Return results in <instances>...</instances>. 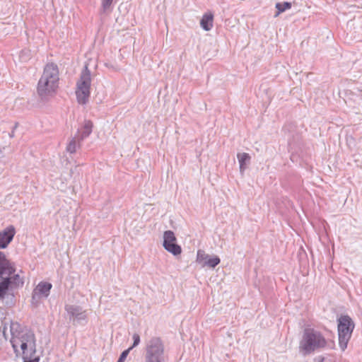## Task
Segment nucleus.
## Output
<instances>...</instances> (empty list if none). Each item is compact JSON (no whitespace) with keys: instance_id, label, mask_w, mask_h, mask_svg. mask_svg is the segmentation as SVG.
I'll list each match as a JSON object with an SVG mask.
<instances>
[{"instance_id":"9d476101","label":"nucleus","mask_w":362,"mask_h":362,"mask_svg":"<svg viewBox=\"0 0 362 362\" xmlns=\"http://www.w3.org/2000/svg\"><path fill=\"white\" fill-rule=\"evenodd\" d=\"M221 262L218 256L211 257L204 251L199 250L197 254V262L202 265V267H208L209 268L216 267Z\"/></svg>"},{"instance_id":"423d86ee","label":"nucleus","mask_w":362,"mask_h":362,"mask_svg":"<svg viewBox=\"0 0 362 362\" xmlns=\"http://www.w3.org/2000/svg\"><path fill=\"white\" fill-rule=\"evenodd\" d=\"M91 74L88 66L81 71L80 78L76 83V95L79 104L86 105L90 95Z\"/></svg>"},{"instance_id":"412c9836","label":"nucleus","mask_w":362,"mask_h":362,"mask_svg":"<svg viewBox=\"0 0 362 362\" xmlns=\"http://www.w3.org/2000/svg\"><path fill=\"white\" fill-rule=\"evenodd\" d=\"M101 1H102L101 6H102L103 12H105L107 9H109L113 2V0H101Z\"/></svg>"},{"instance_id":"a878e982","label":"nucleus","mask_w":362,"mask_h":362,"mask_svg":"<svg viewBox=\"0 0 362 362\" xmlns=\"http://www.w3.org/2000/svg\"><path fill=\"white\" fill-rule=\"evenodd\" d=\"M358 90H362L361 87H359Z\"/></svg>"},{"instance_id":"b1692460","label":"nucleus","mask_w":362,"mask_h":362,"mask_svg":"<svg viewBox=\"0 0 362 362\" xmlns=\"http://www.w3.org/2000/svg\"><path fill=\"white\" fill-rule=\"evenodd\" d=\"M17 125H18V124L16 123V124H15L14 127H13V129L12 132L10 134V136H11V137H13V136L14 129L17 127Z\"/></svg>"},{"instance_id":"dca6fc26","label":"nucleus","mask_w":362,"mask_h":362,"mask_svg":"<svg viewBox=\"0 0 362 362\" xmlns=\"http://www.w3.org/2000/svg\"><path fill=\"white\" fill-rule=\"evenodd\" d=\"M176 242L175 233L172 230H166L163 233V246L165 247L167 244H173Z\"/></svg>"},{"instance_id":"a211bd4d","label":"nucleus","mask_w":362,"mask_h":362,"mask_svg":"<svg viewBox=\"0 0 362 362\" xmlns=\"http://www.w3.org/2000/svg\"><path fill=\"white\" fill-rule=\"evenodd\" d=\"M77 136L72 138L66 146V151L69 153H74L76 151L77 147L80 146V144L76 143Z\"/></svg>"},{"instance_id":"aec40b11","label":"nucleus","mask_w":362,"mask_h":362,"mask_svg":"<svg viewBox=\"0 0 362 362\" xmlns=\"http://www.w3.org/2000/svg\"><path fill=\"white\" fill-rule=\"evenodd\" d=\"M132 338H133V340H134V342H133V344L132 346H130L128 349H129V351L134 349V347H136V346H138L140 343V336L139 334L137 333H134L132 336Z\"/></svg>"},{"instance_id":"4be33fe9","label":"nucleus","mask_w":362,"mask_h":362,"mask_svg":"<svg viewBox=\"0 0 362 362\" xmlns=\"http://www.w3.org/2000/svg\"><path fill=\"white\" fill-rule=\"evenodd\" d=\"M41 298L33 291L32 297H31V303L35 305H37L39 303V300Z\"/></svg>"},{"instance_id":"6e6552de","label":"nucleus","mask_w":362,"mask_h":362,"mask_svg":"<svg viewBox=\"0 0 362 362\" xmlns=\"http://www.w3.org/2000/svg\"><path fill=\"white\" fill-rule=\"evenodd\" d=\"M64 308L70 321H76L77 322L83 321L86 322V311L83 310L81 306L76 305H66Z\"/></svg>"},{"instance_id":"f8f14e48","label":"nucleus","mask_w":362,"mask_h":362,"mask_svg":"<svg viewBox=\"0 0 362 362\" xmlns=\"http://www.w3.org/2000/svg\"><path fill=\"white\" fill-rule=\"evenodd\" d=\"M93 124L90 120H85L83 126L78 129L77 136L78 142L80 143L88 137L93 132Z\"/></svg>"},{"instance_id":"f03ea898","label":"nucleus","mask_w":362,"mask_h":362,"mask_svg":"<svg viewBox=\"0 0 362 362\" xmlns=\"http://www.w3.org/2000/svg\"><path fill=\"white\" fill-rule=\"evenodd\" d=\"M59 72L57 65L52 62L47 64L37 86V93L40 99L48 100L53 97L59 88Z\"/></svg>"},{"instance_id":"1a4fd4ad","label":"nucleus","mask_w":362,"mask_h":362,"mask_svg":"<svg viewBox=\"0 0 362 362\" xmlns=\"http://www.w3.org/2000/svg\"><path fill=\"white\" fill-rule=\"evenodd\" d=\"M16 272L15 264L7 259L3 252H0V279L11 276Z\"/></svg>"},{"instance_id":"393cba45","label":"nucleus","mask_w":362,"mask_h":362,"mask_svg":"<svg viewBox=\"0 0 362 362\" xmlns=\"http://www.w3.org/2000/svg\"><path fill=\"white\" fill-rule=\"evenodd\" d=\"M317 362H324V359L323 358H320L317 360Z\"/></svg>"},{"instance_id":"9b49d317","label":"nucleus","mask_w":362,"mask_h":362,"mask_svg":"<svg viewBox=\"0 0 362 362\" xmlns=\"http://www.w3.org/2000/svg\"><path fill=\"white\" fill-rule=\"evenodd\" d=\"M16 234V229L13 225H10L0 231V249H5L13 240Z\"/></svg>"},{"instance_id":"0eeeda50","label":"nucleus","mask_w":362,"mask_h":362,"mask_svg":"<svg viewBox=\"0 0 362 362\" xmlns=\"http://www.w3.org/2000/svg\"><path fill=\"white\" fill-rule=\"evenodd\" d=\"M24 279L18 274H13L11 276L4 278L0 281V300L4 298L9 290L23 287Z\"/></svg>"},{"instance_id":"bb28decb","label":"nucleus","mask_w":362,"mask_h":362,"mask_svg":"<svg viewBox=\"0 0 362 362\" xmlns=\"http://www.w3.org/2000/svg\"><path fill=\"white\" fill-rule=\"evenodd\" d=\"M358 90H362L361 87H359Z\"/></svg>"},{"instance_id":"ddd939ff","label":"nucleus","mask_w":362,"mask_h":362,"mask_svg":"<svg viewBox=\"0 0 362 362\" xmlns=\"http://www.w3.org/2000/svg\"><path fill=\"white\" fill-rule=\"evenodd\" d=\"M52 287L51 283L46 281H40L36 287L33 289L40 298H47L50 293V290Z\"/></svg>"},{"instance_id":"39448f33","label":"nucleus","mask_w":362,"mask_h":362,"mask_svg":"<svg viewBox=\"0 0 362 362\" xmlns=\"http://www.w3.org/2000/svg\"><path fill=\"white\" fill-rule=\"evenodd\" d=\"M337 331L339 346L342 351L346 348L351 337L355 324L352 319L347 315H341L337 320Z\"/></svg>"},{"instance_id":"20e7f679","label":"nucleus","mask_w":362,"mask_h":362,"mask_svg":"<svg viewBox=\"0 0 362 362\" xmlns=\"http://www.w3.org/2000/svg\"><path fill=\"white\" fill-rule=\"evenodd\" d=\"M165 346L158 337L151 338L146 344L144 362H165Z\"/></svg>"},{"instance_id":"6ab92c4d","label":"nucleus","mask_w":362,"mask_h":362,"mask_svg":"<svg viewBox=\"0 0 362 362\" xmlns=\"http://www.w3.org/2000/svg\"><path fill=\"white\" fill-rule=\"evenodd\" d=\"M291 6H292L291 3L288 2V1L276 3L275 6H276V9L278 10L277 15L279 14L280 13L285 11L287 9L291 8Z\"/></svg>"},{"instance_id":"2eb2a0df","label":"nucleus","mask_w":362,"mask_h":362,"mask_svg":"<svg viewBox=\"0 0 362 362\" xmlns=\"http://www.w3.org/2000/svg\"><path fill=\"white\" fill-rule=\"evenodd\" d=\"M238 160L240 164V170L243 173L246 168V163L250 162V156L247 153H238Z\"/></svg>"},{"instance_id":"7ed1b4c3","label":"nucleus","mask_w":362,"mask_h":362,"mask_svg":"<svg viewBox=\"0 0 362 362\" xmlns=\"http://www.w3.org/2000/svg\"><path fill=\"white\" fill-rule=\"evenodd\" d=\"M327 340L323 334L313 328H305L299 344V350L305 356L311 354L315 351L325 348Z\"/></svg>"},{"instance_id":"f257e3e1","label":"nucleus","mask_w":362,"mask_h":362,"mask_svg":"<svg viewBox=\"0 0 362 362\" xmlns=\"http://www.w3.org/2000/svg\"><path fill=\"white\" fill-rule=\"evenodd\" d=\"M20 325L12 322L10 327L11 344L16 357L22 356L24 362H39L36 356V337L31 329L18 330Z\"/></svg>"},{"instance_id":"f3484780","label":"nucleus","mask_w":362,"mask_h":362,"mask_svg":"<svg viewBox=\"0 0 362 362\" xmlns=\"http://www.w3.org/2000/svg\"><path fill=\"white\" fill-rule=\"evenodd\" d=\"M168 252H170L173 255H180L182 252V248L180 245L176 244L175 242L173 244H167L166 246L163 247Z\"/></svg>"},{"instance_id":"5701e85b","label":"nucleus","mask_w":362,"mask_h":362,"mask_svg":"<svg viewBox=\"0 0 362 362\" xmlns=\"http://www.w3.org/2000/svg\"><path fill=\"white\" fill-rule=\"evenodd\" d=\"M129 353V349H126L124 351H122L117 362H124L125 361V359L127 358Z\"/></svg>"},{"instance_id":"4468645a","label":"nucleus","mask_w":362,"mask_h":362,"mask_svg":"<svg viewBox=\"0 0 362 362\" xmlns=\"http://www.w3.org/2000/svg\"><path fill=\"white\" fill-rule=\"evenodd\" d=\"M213 25H214V14L211 12L204 13L200 21L201 27L205 31H209L213 28Z\"/></svg>"}]
</instances>
